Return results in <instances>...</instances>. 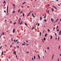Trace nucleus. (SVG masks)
I'll use <instances>...</instances> for the list:
<instances>
[{
  "mask_svg": "<svg viewBox=\"0 0 61 61\" xmlns=\"http://www.w3.org/2000/svg\"><path fill=\"white\" fill-rule=\"evenodd\" d=\"M8 7L7 6V14H8Z\"/></svg>",
  "mask_w": 61,
  "mask_h": 61,
  "instance_id": "f257e3e1",
  "label": "nucleus"
},
{
  "mask_svg": "<svg viewBox=\"0 0 61 61\" xmlns=\"http://www.w3.org/2000/svg\"><path fill=\"white\" fill-rule=\"evenodd\" d=\"M30 13H31V12H30L28 14L27 16H29V15H30Z\"/></svg>",
  "mask_w": 61,
  "mask_h": 61,
  "instance_id": "f03ea898",
  "label": "nucleus"
},
{
  "mask_svg": "<svg viewBox=\"0 0 61 61\" xmlns=\"http://www.w3.org/2000/svg\"><path fill=\"white\" fill-rule=\"evenodd\" d=\"M52 6L54 8H55V9H57V8H56V7L55 6H54V5H53Z\"/></svg>",
  "mask_w": 61,
  "mask_h": 61,
  "instance_id": "7ed1b4c3",
  "label": "nucleus"
},
{
  "mask_svg": "<svg viewBox=\"0 0 61 61\" xmlns=\"http://www.w3.org/2000/svg\"><path fill=\"white\" fill-rule=\"evenodd\" d=\"M15 29H14L13 30V33H15Z\"/></svg>",
  "mask_w": 61,
  "mask_h": 61,
  "instance_id": "20e7f679",
  "label": "nucleus"
},
{
  "mask_svg": "<svg viewBox=\"0 0 61 61\" xmlns=\"http://www.w3.org/2000/svg\"><path fill=\"white\" fill-rule=\"evenodd\" d=\"M15 13V11L14 10L12 12V13L13 14H14V13Z\"/></svg>",
  "mask_w": 61,
  "mask_h": 61,
  "instance_id": "39448f33",
  "label": "nucleus"
},
{
  "mask_svg": "<svg viewBox=\"0 0 61 61\" xmlns=\"http://www.w3.org/2000/svg\"><path fill=\"white\" fill-rule=\"evenodd\" d=\"M13 6L14 8H15V4H13Z\"/></svg>",
  "mask_w": 61,
  "mask_h": 61,
  "instance_id": "423d86ee",
  "label": "nucleus"
},
{
  "mask_svg": "<svg viewBox=\"0 0 61 61\" xmlns=\"http://www.w3.org/2000/svg\"><path fill=\"white\" fill-rule=\"evenodd\" d=\"M52 38H53V36H52L51 35L50 39H52Z\"/></svg>",
  "mask_w": 61,
  "mask_h": 61,
  "instance_id": "0eeeda50",
  "label": "nucleus"
},
{
  "mask_svg": "<svg viewBox=\"0 0 61 61\" xmlns=\"http://www.w3.org/2000/svg\"><path fill=\"white\" fill-rule=\"evenodd\" d=\"M3 54H4V52H3V51H2V54L1 55V56H3Z\"/></svg>",
  "mask_w": 61,
  "mask_h": 61,
  "instance_id": "6e6552de",
  "label": "nucleus"
},
{
  "mask_svg": "<svg viewBox=\"0 0 61 61\" xmlns=\"http://www.w3.org/2000/svg\"><path fill=\"white\" fill-rule=\"evenodd\" d=\"M38 57L39 59H40V56H39V55H38Z\"/></svg>",
  "mask_w": 61,
  "mask_h": 61,
  "instance_id": "1a4fd4ad",
  "label": "nucleus"
},
{
  "mask_svg": "<svg viewBox=\"0 0 61 61\" xmlns=\"http://www.w3.org/2000/svg\"><path fill=\"white\" fill-rule=\"evenodd\" d=\"M61 30H60L59 33V35H61Z\"/></svg>",
  "mask_w": 61,
  "mask_h": 61,
  "instance_id": "9d476101",
  "label": "nucleus"
},
{
  "mask_svg": "<svg viewBox=\"0 0 61 61\" xmlns=\"http://www.w3.org/2000/svg\"><path fill=\"white\" fill-rule=\"evenodd\" d=\"M32 15L33 16V17H34V18H35V16H34V14H32Z\"/></svg>",
  "mask_w": 61,
  "mask_h": 61,
  "instance_id": "9b49d317",
  "label": "nucleus"
},
{
  "mask_svg": "<svg viewBox=\"0 0 61 61\" xmlns=\"http://www.w3.org/2000/svg\"><path fill=\"white\" fill-rule=\"evenodd\" d=\"M3 4H6V2H5V1H4L3 2Z\"/></svg>",
  "mask_w": 61,
  "mask_h": 61,
  "instance_id": "f8f14e48",
  "label": "nucleus"
},
{
  "mask_svg": "<svg viewBox=\"0 0 61 61\" xmlns=\"http://www.w3.org/2000/svg\"><path fill=\"white\" fill-rule=\"evenodd\" d=\"M22 23L23 22L22 21H21V22L20 23V24L22 25Z\"/></svg>",
  "mask_w": 61,
  "mask_h": 61,
  "instance_id": "ddd939ff",
  "label": "nucleus"
},
{
  "mask_svg": "<svg viewBox=\"0 0 61 61\" xmlns=\"http://www.w3.org/2000/svg\"><path fill=\"white\" fill-rule=\"evenodd\" d=\"M47 34L46 33L45 35V37H46V36H47Z\"/></svg>",
  "mask_w": 61,
  "mask_h": 61,
  "instance_id": "4468645a",
  "label": "nucleus"
},
{
  "mask_svg": "<svg viewBox=\"0 0 61 61\" xmlns=\"http://www.w3.org/2000/svg\"><path fill=\"white\" fill-rule=\"evenodd\" d=\"M35 59H36V56H34V59L35 60Z\"/></svg>",
  "mask_w": 61,
  "mask_h": 61,
  "instance_id": "2eb2a0df",
  "label": "nucleus"
},
{
  "mask_svg": "<svg viewBox=\"0 0 61 61\" xmlns=\"http://www.w3.org/2000/svg\"><path fill=\"white\" fill-rule=\"evenodd\" d=\"M13 54H16V52H15V51H14L13 52Z\"/></svg>",
  "mask_w": 61,
  "mask_h": 61,
  "instance_id": "dca6fc26",
  "label": "nucleus"
},
{
  "mask_svg": "<svg viewBox=\"0 0 61 61\" xmlns=\"http://www.w3.org/2000/svg\"><path fill=\"white\" fill-rule=\"evenodd\" d=\"M58 20V19H57L56 21H55V22H57V21Z\"/></svg>",
  "mask_w": 61,
  "mask_h": 61,
  "instance_id": "f3484780",
  "label": "nucleus"
},
{
  "mask_svg": "<svg viewBox=\"0 0 61 61\" xmlns=\"http://www.w3.org/2000/svg\"><path fill=\"white\" fill-rule=\"evenodd\" d=\"M43 40L44 41H45V40H46V38H44L43 39Z\"/></svg>",
  "mask_w": 61,
  "mask_h": 61,
  "instance_id": "a211bd4d",
  "label": "nucleus"
},
{
  "mask_svg": "<svg viewBox=\"0 0 61 61\" xmlns=\"http://www.w3.org/2000/svg\"><path fill=\"white\" fill-rule=\"evenodd\" d=\"M26 3V2H24L23 3H22V4H23H23H25Z\"/></svg>",
  "mask_w": 61,
  "mask_h": 61,
  "instance_id": "6ab92c4d",
  "label": "nucleus"
},
{
  "mask_svg": "<svg viewBox=\"0 0 61 61\" xmlns=\"http://www.w3.org/2000/svg\"><path fill=\"white\" fill-rule=\"evenodd\" d=\"M44 21L45 22H46V19H45L44 20Z\"/></svg>",
  "mask_w": 61,
  "mask_h": 61,
  "instance_id": "aec40b11",
  "label": "nucleus"
},
{
  "mask_svg": "<svg viewBox=\"0 0 61 61\" xmlns=\"http://www.w3.org/2000/svg\"><path fill=\"white\" fill-rule=\"evenodd\" d=\"M40 19L41 20H42V16H41L40 18Z\"/></svg>",
  "mask_w": 61,
  "mask_h": 61,
  "instance_id": "412c9836",
  "label": "nucleus"
},
{
  "mask_svg": "<svg viewBox=\"0 0 61 61\" xmlns=\"http://www.w3.org/2000/svg\"><path fill=\"white\" fill-rule=\"evenodd\" d=\"M46 15H45L44 16V18H45V19L46 18Z\"/></svg>",
  "mask_w": 61,
  "mask_h": 61,
  "instance_id": "4be33fe9",
  "label": "nucleus"
},
{
  "mask_svg": "<svg viewBox=\"0 0 61 61\" xmlns=\"http://www.w3.org/2000/svg\"><path fill=\"white\" fill-rule=\"evenodd\" d=\"M51 10H52V11H54V9H53V8H51Z\"/></svg>",
  "mask_w": 61,
  "mask_h": 61,
  "instance_id": "5701e85b",
  "label": "nucleus"
},
{
  "mask_svg": "<svg viewBox=\"0 0 61 61\" xmlns=\"http://www.w3.org/2000/svg\"><path fill=\"white\" fill-rule=\"evenodd\" d=\"M23 16H25V14H24V13L23 14Z\"/></svg>",
  "mask_w": 61,
  "mask_h": 61,
  "instance_id": "b1692460",
  "label": "nucleus"
},
{
  "mask_svg": "<svg viewBox=\"0 0 61 61\" xmlns=\"http://www.w3.org/2000/svg\"><path fill=\"white\" fill-rule=\"evenodd\" d=\"M34 27H32V30H33V29H34Z\"/></svg>",
  "mask_w": 61,
  "mask_h": 61,
  "instance_id": "393cba45",
  "label": "nucleus"
},
{
  "mask_svg": "<svg viewBox=\"0 0 61 61\" xmlns=\"http://www.w3.org/2000/svg\"><path fill=\"white\" fill-rule=\"evenodd\" d=\"M20 9H19L18 10V13H19V12H20Z\"/></svg>",
  "mask_w": 61,
  "mask_h": 61,
  "instance_id": "a878e982",
  "label": "nucleus"
},
{
  "mask_svg": "<svg viewBox=\"0 0 61 61\" xmlns=\"http://www.w3.org/2000/svg\"><path fill=\"white\" fill-rule=\"evenodd\" d=\"M48 31L49 32H50V30L49 29H48Z\"/></svg>",
  "mask_w": 61,
  "mask_h": 61,
  "instance_id": "bb28decb",
  "label": "nucleus"
},
{
  "mask_svg": "<svg viewBox=\"0 0 61 61\" xmlns=\"http://www.w3.org/2000/svg\"><path fill=\"white\" fill-rule=\"evenodd\" d=\"M25 25L26 26H27V24H26V23H25Z\"/></svg>",
  "mask_w": 61,
  "mask_h": 61,
  "instance_id": "cd10ccee",
  "label": "nucleus"
},
{
  "mask_svg": "<svg viewBox=\"0 0 61 61\" xmlns=\"http://www.w3.org/2000/svg\"><path fill=\"white\" fill-rule=\"evenodd\" d=\"M29 53V51L27 52H26V54H28V53Z\"/></svg>",
  "mask_w": 61,
  "mask_h": 61,
  "instance_id": "c85d7f7f",
  "label": "nucleus"
},
{
  "mask_svg": "<svg viewBox=\"0 0 61 61\" xmlns=\"http://www.w3.org/2000/svg\"><path fill=\"white\" fill-rule=\"evenodd\" d=\"M22 11H21L20 13V14H21V13H22Z\"/></svg>",
  "mask_w": 61,
  "mask_h": 61,
  "instance_id": "c756f323",
  "label": "nucleus"
},
{
  "mask_svg": "<svg viewBox=\"0 0 61 61\" xmlns=\"http://www.w3.org/2000/svg\"><path fill=\"white\" fill-rule=\"evenodd\" d=\"M47 49H48V50L49 49V47H47Z\"/></svg>",
  "mask_w": 61,
  "mask_h": 61,
  "instance_id": "7c9ffc66",
  "label": "nucleus"
},
{
  "mask_svg": "<svg viewBox=\"0 0 61 61\" xmlns=\"http://www.w3.org/2000/svg\"><path fill=\"white\" fill-rule=\"evenodd\" d=\"M15 24H16V22L14 23L13 24V25H15Z\"/></svg>",
  "mask_w": 61,
  "mask_h": 61,
  "instance_id": "2f4dec72",
  "label": "nucleus"
},
{
  "mask_svg": "<svg viewBox=\"0 0 61 61\" xmlns=\"http://www.w3.org/2000/svg\"><path fill=\"white\" fill-rule=\"evenodd\" d=\"M21 20V18H20L19 19V21H20V20Z\"/></svg>",
  "mask_w": 61,
  "mask_h": 61,
  "instance_id": "473e14b6",
  "label": "nucleus"
},
{
  "mask_svg": "<svg viewBox=\"0 0 61 61\" xmlns=\"http://www.w3.org/2000/svg\"><path fill=\"white\" fill-rule=\"evenodd\" d=\"M16 47H17V48H19V46H16Z\"/></svg>",
  "mask_w": 61,
  "mask_h": 61,
  "instance_id": "72a5a7b5",
  "label": "nucleus"
},
{
  "mask_svg": "<svg viewBox=\"0 0 61 61\" xmlns=\"http://www.w3.org/2000/svg\"><path fill=\"white\" fill-rule=\"evenodd\" d=\"M2 35H4V32H2Z\"/></svg>",
  "mask_w": 61,
  "mask_h": 61,
  "instance_id": "f704fd0d",
  "label": "nucleus"
},
{
  "mask_svg": "<svg viewBox=\"0 0 61 61\" xmlns=\"http://www.w3.org/2000/svg\"><path fill=\"white\" fill-rule=\"evenodd\" d=\"M51 21H53V20H54L53 19H52V18H51Z\"/></svg>",
  "mask_w": 61,
  "mask_h": 61,
  "instance_id": "c9c22d12",
  "label": "nucleus"
},
{
  "mask_svg": "<svg viewBox=\"0 0 61 61\" xmlns=\"http://www.w3.org/2000/svg\"><path fill=\"white\" fill-rule=\"evenodd\" d=\"M58 28V26H57V28L56 29H57Z\"/></svg>",
  "mask_w": 61,
  "mask_h": 61,
  "instance_id": "e433bc0d",
  "label": "nucleus"
},
{
  "mask_svg": "<svg viewBox=\"0 0 61 61\" xmlns=\"http://www.w3.org/2000/svg\"><path fill=\"white\" fill-rule=\"evenodd\" d=\"M20 21H18V24H19V23H20Z\"/></svg>",
  "mask_w": 61,
  "mask_h": 61,
  "instance_id": "4c0bfd02",
  "label": "nucleus"
},
{
  "mask_svg": "<svg viewBox=\"0 0 61 61\" xmlns=\"http://www.w3.org/2000/svg\"><path fill=\"white\" fill-rule=\"evenodd\" d=\"M40 36H41V32H40Z\"/></svg>",
  "mask_w": 61,
  "mask_h": 61,
  "instance_id": "58836bf2",
  "label": "nucleus"
},
{
  "mask_svg": "<svg viewBox=\"0 0 61 61\" xmlns=\"http://www.w3.org/2000/svg\"><path fill=\"white\" fill-rule=\"evenodd\" d=\"M32 60L33 61H34V59H33V58H32Z\"/></svg>",
  "mask_w": 61,
  "mask_h": 61,
  "instance_id": "ea45409f",
  "label": "nucleus"
},
{
  "mask_svg": "<svg viewBox=\"0 0 61 61\" xmlns=\"http://www.w3.org/2000/svg\"><path fill=\"white\" fill-rule=\"evenodd\" d=\"M39 25H40L39 23H38V25H37L38 26H39Z\"/></svg>",
  "mask_w": 61,
  "mask_h": 61,
  "instance_id": "a19ab883",
  "label": "nucleus"
},
{
  "mask_svg": "<svg viewBox=\"0 0 61 61\" xmlns=\"http://www.w3.org/2000/svg\"><path fill=\"white\" fill-rule=\"evenodd\" d=\"M60 46H59V49H60Z\"/></svg>",
  "mask_w": 61,
  "mask_h": 61,
  "instance_id": "79ce46f5",
  "label": "nucleus"
},
{
  "mask_svg": "<svg viewBox=\"0 0 61 61\" xmlns=\"http://www.w3.org/2000/svg\"><path fill=\"white\" fill-rule=\"evenodd\" d=\"M50 5L48 4V6H50Z\"/></svg>",
  "mask_w": 61,
  "mask_h": 61,
  "instance_id": "37998d69",
  "label": "nucleus"
},
{
  "mask_svg": "<svg viewBox=\"0 0 61 61\" xmlns=\"http://www.w3.org/2000/svg\"><path fill=\"white\" fill-rule=\"evenodd\" d=\"M11 41L12 42H13V39H12V38H11Z\"/></svg>",
  "mask_w": 61,
  "mask_h": 61,
  "instance_id": "c03bdc74",
  "label": "nucleus"
},
{
  "mask_svg": "<svg viewBox=\"0 0 61 61\" xmlns=\"http://www.w3.org/2000/svg\"><path fill=\"white\" fill-rule=\"evenodd\" d=\"M42 42H43V43H44V40H43V39H42Z\"/></svg>",
  "mask_w": 61,
  "mask_h": 61,
  "instance_id": "a18cd8bd",
  "label": "nucleus"
},
{
  "mask_svg": "<svg viewBox=\"0 0 61 61\" xmlns=\"http://www.w3.org/2000/svg\"><path fill=\"white\" fill-rule=\"evenodd\" d=\"M22 45H23V46H25V44H24L22 43Z\"/></svg>",
  "mask_w": 61,
  "mask_h": 61,
  "instance_id": "49530a36",
  "label": "nucleus"
},
{
  "mask_svg": "<svg viewBox=\"0 0 61 61\" xmlns=\"http://www.w3.org/2000/svg\"><path fill=\"white\" fill-rule=\"evenodd\" d=\"M59 37H58V40H59Z\"/></svg>",
  "mask_w": 61,
  "mask_h": 61,
  "instance_id": "de8ad7c7",
  "label": "nucleus"
},
{
  "mask_svg": "<svg viewBox=\"0 0 61 61\" xmlns=\"http://www.w3.org/2000/svg\"><path fill=\"white\" fill-rule=\"evenodd\" d=\"M59 58H58V61H59Z\"/></svg>",
  "mask_w": 61,
  "mask_h": 61,
  "instance_id": "09e8293b",
  "label": "nucleus"
},
{
  "mask_svg": "<svg viewBox=\"0 0 61 61\" xmlns=\"http://www.w3.org/2000/svg\"><path fill=\"white\" fill-rule=\"evenodd\" d=\"M53 57H54V56H52V60L53 59Z\"/></svg>",
  "mask_w": 61,
  "mask_h": 61,
  "instance_id": "8fccbe9b",
  "label": "nucleus"
},
{
  "mask_svg": "<svg viewBox=\"0 0 61 61\" xmlns=\"http://www.w3.org/2000/svg\"><path fill=\"white\" fill-rule=\"evenodd\" d=\"M49 10H48V12H47V13H49Z\"/></svg>",
  "mask_w": 61,
  "mask_h": 61,
  "instance_id": "3c124183",
  "label": "nucleus"
},
{
  "mask_svg": "<svg viewBox=\"0 0 61 61\" xmlns=\"http://www.w3.org/2000/svg\"><path fill=\"white\" fill-rule=\"evenodd\" d=\"M18 41V40H17L16 41V42H17V41Z\"/></svg>",
  "mask_w": 61,
  "mask_h": 61,
  "instance_id": "603ef678",
  "label": "nucleus"
},
{
  "mask_svg": "<svg viewBox=\"0 0 61 61\" xmlns=\"http://www.w3.org/2000/svg\"><path fill=\"white\" fill-rule=\"evenodd\" d=\"M2 46H1L0 47V49H1V48H2Z\"/></svg>",
  "mask_w": 61,
  "mask_h": 61,
  "instance_id": "864d4df0",
  "label": "nucleus"
},
{
  "mask_svg": "<svg viewBox=\"0 0 61 61\" xmlns=\"http://www.w3.org/2000/svg\"><path fill=\"white\" fill-rule=\"evenodd\" d=\"M12 45H11L10 46V47H12Z\"/></svg>",
  "mask_w": 61,
  "mask_h": 61,
  "instance_id": "5fc2aeb1",
  "label": "nucleus"
},
{
  "mask_svg": "<svg viewBox=\"0 0 61 61\" xmlns=\"http://www.w3.org/2000/svg\"><path fill=\"white\" fill-rule=\"evenodd\" d=\"M59 30H57V31H59Z\"/></svg>",
  "mask_w": 61,
  "mask_h": 61,
  "instance_id": "6e6d98bb",
  "label": "nucleus"
},
{
  "mask_svg": "<svg viewBox=\"0 0 61 61\" xmlns=\"http://www.w3.org/2000/svg\"><path fill=\"white\" fill-rule=\"evenodd\" d=\"M55 39H56V40L57 39V38L56 37L55 38Z\"/></svg>",
  "mask_w": 61,
  "mask_h": 61,
  "instance_id": "4d7b16f0",
  "label": "nucleus"
},
{
  "mask_svg": "<svg viewBox=\"0 0 61 61\" xmlns=\"http://www.w3.org/2000/svg\"><path fill=\"white\" fill-rule=\"evenodd\" d=\"M55 28L54 27L53 28V30H55Z\"/></svg>",
  "mask_w": 61,
  "mask_h": 61,
  "instance_id": "13d9d810",
  "label": "nucleus"
},
{
  "mask_svg": "<svg viewBox=\"0 0 61 61\" xmlns=\"http://www.w3.org/2000/svg\"><path fill=\"white\" fill-rule=\"evenodd\" d=\"M26 42L28 43V41H27V40L26 41Z\"/></svg>",
  "mask_w": 61,
  "mask_h": 61,
  "instance_id": "bf43d9fd",
  "label": "nucleus"
},
{
  "mask_svg": "<svg viewBox=\"0 0 61 61\" xmlns=\"http://www.w3.org/2000/svg\"><path fill=\"white\" fill-rule=\"evenodd\" d=\"M45 52L46 53V50H45Z\"/></svg>",
  "mask_w": 61,
  "mask_h": 61,
  "instance_id": "052dcab7",
  "label": "nucleus"
},
{
  "mask_svg": "<svg viewBox=\"0 0 61 61\" xmlns=\"http://www.w3.org/2000/svg\"><path fill=\"white\" fill-rule=\"evenodd\" d=\"M5 22H6V20H5Z\"/></svg>",
  "mask_w": 61,
  "mask_h": 61,
  "instance_id": "680f3d73",
  "label": "nucleus"
},
{
  "mask_svg": "<svg viewBox=\"0 0 61 61\" xmlns=\"http://www.w3.org/2000/svg\"><path fill=\"white\" fill-rule=\"evenodd\" d=\"M17 57V55H16V57Z\"/></svg>",
  "mask_w": 61,
  "mask_h": 61,
  "instance_id": "e2e57ef3",
  "label": "nucleus"
},
{
  "mask_svg": "<svg viewBox=\"0 0 61 61\" xmlns=\"http://www.w3.org/2000/svg\"><path fill=\"white\" fill-rule=\"evenodd\" d=\"M14 42H15V40H14Z\"/></svg>",
  "mask_w": 61,
  "mask_h": 61,
  "instance_id": "0e129e2a",
  "label": "nucleus"
},
{
  "mask_svg": "<svg viewBox=\"0 0 61 61\" xmlns=\"http://www.w3.org/2000/svg\"><path fill=\"white\" fill-rule=\"evenodd\" d=\"M10 24H11V23H12V21H10Z\"/></svg>",
  "mask_w": 61,
  "mask_h": 61,
  "instance_id": "69168bd1",
  "label": "nucleus"
},
{
  "mask_svg": "<svg viewBox=\"0 0 61 61\" xmlns=\"http://www.w3.org/2000/svg\"><path fill=\"white\" fill-rule=\"evenodd\" d=\"M44 56H43V59H44Z\"/></svg>",
  "mask_w": 61,
  "mask_h": 61,
  "instance_id": "338daca9",
  "label": "nucleus"
},
{
  "mask_svg": "<svg viewBox=\"0 0 61 61\" xmlns=\"http://www.w3.org/2000/svg\"><path fill=\"white\" fill-rule=\"evenodd\" d=\"M4 12H5V11L4 10Z\"/></svg>",
  "mask_w": 61,
  "mask_h": 61,
  "instance_id": "774afa93",
  "label": "nucleus"
}]
</instances>
